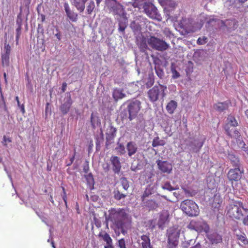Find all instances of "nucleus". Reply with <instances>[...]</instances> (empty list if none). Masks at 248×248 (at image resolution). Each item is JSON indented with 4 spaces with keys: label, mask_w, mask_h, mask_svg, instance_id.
Returning <instances> with one entry per match:
<instances>
[{
    "label": "nucleus",
    "mask_w": 248,
    "mask_h": 248,
    "mask_svg": "<svg viewBox=\"0 0 248 248\" xmlns=\"http://www.w3.org/2000/svg\"><path fill=\"white\" fill-rule=\"evenodd\" d=\"M206 226V224L204 222H202L200 221L197 222L193 220L191 221L189 225V228L197 231V230L200 229V228L202 229H203L204 228L205 229Z\"/></svg>",
    "instance_id": "bb28decb"
},
{
    "label": "nucleus",
    "mask_w": 248,
    "mask_h": 248,
    "mask_svg": "<svg viewBox=\"0 0 248 248\" xmlns=\"http://www.w3.org/2000/svg\"><path fill=\"white\" fill-rule=\"evenodd\" d=\"M227 121V123L225 125L224 128V129H226L228 131L229 130V126L238 125V123L237 121L236 120L234 117L232 115H230L228 116Z\"/></svg>",
    "instance_id": "c85d7f7f"
},
{
    "label": "nucleus",
    "mask_w": 248,
    "mask_h": 248,
    "mask_svg": "<svg viewBox=\"0 0 248 248\" xmlns=\"http://www.w3.org/2000/svg\"><path fill=\"white\" fill-rule=\"evenodd\" d=\"M11 141V140L9 138H7L5 136H4L3 137V139L2 143L4 145L6 146L7 145V142H10Z\"/></svg>",
    "instance_id": "680f3d73"
},
{
    "label": "nucleus",
    "mask_w": 248,
    "mask_h": 248,
    "mask_svg": "<svg viewBox=\"0 0 248 248\" xmlns=\"http://www.w3.org/2000/svg\"><path fill=\"white\" fill-rule=\"evenodd\" d=\"M1 61L3 66H8L9 64V55L7 54H1Z\"/></svg>",
    "instance_id": "79ce46f5"
},
{
    "label": "nucleus",
    "mask_w": 248,
    "mask_h": 248,
    "mask_svg": "<svg viewBox=\"0 0 248 248\" xmlns=\"http://www.w3.org/2000/svg\"><path fill=\"white\" fill-rule=\"evenodd\" d=\"M85 177L86 178L87 183L89 185L93 186L94 185V179L93 178V175L91 173L85 175Z\"/></svg>",
    "instance_id": "37998d69"
},
{
    "label": "nucleus",
    "mask_w": 248,
    "mask_h": 248,
    "mask_svg": "<svg viewBox=\"0 0 248 248\" xmlns=\"http://www.w3.org/2000/svg\"><path fill=\"white\" fill-rule=\"evenodd\" d=\"M110 162L112 165V170L115 174H118L122 168L120 158L117 156H112L110 158Z\"/></svg>",
    "instance_id": "f3484780"
},
{
    "label": "nucleus",
    "mask_w": 248,
    "mask_h": 248,
    "mask_svg": "<svg viewBox=\"0 0 248 248\" xmlns=\"http://www.w3.org/2000/svg\"><path fill=\"white\" fill-rule=\"evenodd\" d=\"M166 144L164 140H161L158 137H155L152 141V146L155 147L158 146H164Z\"/></svg>",
    "instance_id": "c9c22d12"
},
{
    "label": "nucleus",
    "mask_w": 248,
    "mask_h": 248,
    "mask_svg": "<svg viewBox=\"0 0 248 248\" xmlns=\"http://www.w3.org/2000/svg\"><path fill=\"white\" fill-rule=\"evenodd\" d=\"M107 6L109 13L115 16V19L118 22L119 32L124 34L128 25V18L123 6L116 0H108Z\"/></svg>",
    "instance_id": "f257e3e1"
},
{
    "label": "nucleus",
    "mask_w": 248,
    "mask_h": 248,
    "mask_svg": "<svg viewBox=\"0 0 248 248\" xmlns=\"http://www.w3.org/2000/svg\"><path fill=\"white\" fill-rule=\"evenodd\" d=\"M186 142L187 149L191 152H199L203 145V142L198 139H190Z\"/></svg>",
    "instance_id": "f8f14e48"
},
{
    "label": "nucleus",
    "mask_w": 248,
    "mask_h": 248,
    "mask_svg": "<svg viewBox=\"0 0 248 248\" xmlns=\"http://www.w3.org/2000/svg\"><path fill=\"white\" fill-rule=\"evenodd\" d=\"M126 96L123 89L115 88L112 92V97L115 102L122 99Z\"/></svg>",
    "instance_id": "4be33fe9"
},
{
    "label": "nucleus",
    "mask_w": 248,
    "mask_h": 248,
    "mask_svg": "<svg viewBox=\"0 0 248 248\" xmlns=\"http://www.w3.org/2000/svg\"><path fill=\"white\" fill-rule=\"evenodd\" d=\"M128 214L124 209H112L109 213L108 219L115 225V231L118 235L121 232L124 235L126 233L124 228L125 220L128 217Z\"/></svg>",
    "instance_id": "f03ea898"
},
{
    "label": "nucleus",
    "mask_w": 248,
    "mask_h": 248,
    "mask_svg": "<svg viewBox=\"0 0 248 248\" xmlns=\"http://www.w3.org/2000/svg\"><path fill=\"white\" fill-rule=\"evenodd\" d=\"M163 33L166 37L169 38H170L171 36L173 35L170 29L168 28H165L163 30Z\"/></svg>",
    "instance_id": "864d4df0"
},
{
    "label": "nucleus",
    "mask_w": 248,
    "mask_h": 248,
    "mask_svg": "<svg viewBox=\"0 0 248 248\" xmlns=\"http://www.w3.org/2000/svg\"><path fill=\"white\" fill-rule=\"evenodd\" d=\"M21 27H18L16 29V41L17 42L21 32Z\"/></svg>",
    "instance_id": "bf43d9fd"
},
{
    "label": "nucleus",
    "mask_w": 248,
    "mask_h": 248,
    "mask_svg": "<svg viewBox=\"0 0 248 248\" xmlns=\"http://www.w3.org/2000/svg\"><path fill=\"white\" fill-rule=\"evenodd\" d=\"M95 8V3L93 0H90L88 3L87 7V13L88 14H91L93 9Z\"/></svg>",
    "instance_id": "a18cd8bd"
},
{
    "label": "nucleus",
    "mask_w": 248,
    "mask_h": 248,
    "mask_svg": "<svg viewBox=\"0 0 248 248\" xmlns=\"http://www.w3.org/2000/svg\"><path fill=\"white\" fill-rule=\"evenodd\" d=\"M126 149L128 156L131 157L137 152L138 147L134 142L130 141L127 143Z\"/></svg>",
    "instance_id": "a878e982"
},
{
    "label": "nucleus",
    "mask_w": 248,
    "mask_h": 248,
    "mask_svg": "<svg viewBox=\"0 0 248 248\" xmlns=\"http://www.w3.org/2000/svg\"><path fill=\"white\" fill-rule=\"evenodd\" d=\"M112 193L114 199L118 201L124 199L127 196V194L121 192L118 188L114 189Z\"/></svg>",
    "instance_id": "7c9ffc66"
},
{
    "label": "nucleus",
    "mask_w": 248,
    "mask_h": 248,
    "mask_svg": "<svg viewBox=\"0 0 248 248\" xmlns=\"http://www.w3.org/2000/svg\"><path fill=\"white\" fill-rule=\"evenodd\" d=\"M226 157L230 161L232 165L234 167H240L241 163L239 158L236 155L233 151H227L225 153Z\"/></svg>",
    "instance_id": "dca6fc26"
},
{
    "label": "nucleus",
    "mask_w": 248,
    "mask_h": 248,
    "mask_svg": "<svg viewBox=\"0 0 248 248\" xmlns=\"http://www.w3.org/2000/svg\"><path fill=\"white\" fill-rule=\"evenodd\" d=\"M116 128L110 124L107 129L106 140L108 141L113 140L116 136Z\"/></svg>",
    "instance_id": "5701e85b"
},
{
    "label": "nucleus",
    "mask_w": 248,
    "mask_h": 248,
    "mask_svg": "<svg viewBox=\"0 0 248 248\" xmlns=\"http://www.w3.org/2000/svg\"><path fill=\"white\" fill-rule=\"evenodd\" d=\"M208 238L212 244H218L221 243L222 240V236L217 233L209 235Z\"/></svg>",
    "instance_id": "2f4dec72"
},
{
    "label": "nucleus",
    "mask_w": 248,
    "mask_h": 248,
    "mask_svg": "<svg viewBox=\"0 0 248 248\" xmlns=\"http://www.w3.org/2000/svg\"><path fill=\"white\" fill-rule=\"evenodd\" d=\"M190 248H202V245L199 242H198L196 243L194 246Z\"/></svg>",
    "instance_id": "338daca9"
},
{
    "label": "nucleus",
    "mask_w": 248,
    "mask_h": 248,
    "mask_svg": "<svg viewBox=\"0 0 248 248\" xmlns=\"http://www.w3.org/2000/svg\"><path fill=\"white\" fill-rule=\"evenodd\" d=\"M141 239L142 241L141 246L142 248H151L150 240L149 237L146 235L141 236Z\"/></svg>",
    "instance_id": "f704fd0d"
},
{
    "label": "nucleus",
    "mask_w": 248,
    "mask_h": 248,
    "mask_svg": "<svg viewBox=\"0 0 248 248\" xmlns=\"http://www.w3.org/2000/svg\"><path fill=\"white\" fill-rule=\"evenodd\" d=\"M228 178L230 181H237L240 179L242 176V171L240 167H235L231 169L227 174Z\"/></svg>",
    "instance_id": "2eb2a0df"
},
{
    "label": "nucleus",
    "mask_w": 248,
    "mask_h": 248,
    "mask_svg": "<svg viewBox=\"0 0 248 248\" xmlns=\"http://www.w3.org/2000/svg\"><path fill=\"white\" fill-rule=\"evenodd\" d=\"M193 241L192 239L188 240L183 242L182 246L183 248H187L190 245V243Z\"/></svg>",
    "instance_id": "4d7b16f0"
},
{
    "label": "nucleus",
    "mask_w": 248,
    "mask_h": 248,
    "mask_svg": "<svg viewBox=\"0 0 248 248\" xmlns=\"http://www.w3.org/2000/svg\"><path fill=\"white\" fill-rule=\"evenodd\" d=\"M243 223L245 225H248V214L247 215V217L244 218Z\"/></svg>",
    "instance_id": "774afa93"
},
{
    "label": "nucleus",
    "mask_w": 248,
    "mask_h": 248,
    "mask_svg": "<svg viewBox=\"0 0 248 248\" xmlns=\"http://www.w3.org/2000/svg\"><path fill=\"white\" fill-rule=\"evenodd\" d=\"M99 236L102 237L103 239L106 242V245H109L112 243V240L108 233L105 232L103 234L100 233L99 234Z\"/></svg>",
    "instance_id": "4c0bfd02"
},
{
    "label": "nucleus",
    "mask_w": 248,
    "mask_h": 248,
    "mask_svg": "<svg viewBox=\"0 0 248 248\" xmlns=\"http://www.w3.org/2000/svg\"><path fill=\"white\" fill-rule=\"evenodd\" d=\"M65 95V97L59 108L63 115H66L68 113L73 103L70 93L69 92L66 93Z\"/></svg>",
    "instance_id": "9b49d317"
},
{
    "label": "nucleus",
    "mask_w": 248,
    "mask_h": 248,
    "mask_svg": "<svg viewBox=\"0 0 248 248\" xmlns=\"http://www.w3.org/2000/svg\"><path fill=\"white\" fill-rule=\"evenodd\" d=\"M155 69L156 74L161 79L165 77V73L163 67L159 64L155 63Z\"/></svg>",
    "instance_id": "72a5a7b5"
},
{
    "label": "nucleus",
    "mask_w": 248,
    "mask_h": 248,
    "mask_svg": "<svg viewBox=\"0 0 248 248\" xmlns=\"http://www.w3.org/2000/svg\"><path fill=\"white\" fill-rule=\"evenodd\" d=\"M120 182L122 186L125 190H127L129 187V181L125 177H123L120 178Z\"/></svg>",
    "instance_id": "ea45409f"
},
{
    "label": "nucleus",
    "mask_w": 248,
    "mask_h": 248,
    "mask_svg": "<svg viewBox=\"0 0 248 248\" xmlns=\"http://www.w3.org/2000/svg\"><path fill=\"white\" fill-rule=\"evenodd\" d=\"M161 188L164 190H167L169 191L174 190V187L171 185L169 181L165 182L164 184H162Z\"/></svg>",
    "instance_id": "a19ab883"
},
{
    "label": "nucleus",
    "mask_w": 248,
    "mask_h": 248,
    "mask_svg": "<svg viewBox=\"0 0 248 248\" xmlns=\"http://www.w3.org/2000/svg\"><path fill=\"white\" fill-rule=\"evenodd\" d=\"M91 123L93 129H95L96 126L100 124L98 117L94 115L93 113H92L91 116Z\"/></svg>",
    "instance_id": "e433bc0d"
},
{
    "label": "nucleus",
    "mask_w": 248,
    "mask_h": 248,
    "mask_svg": "<svg viewBox=\"0 0 248 248\" xmlns=\"http://www.w3.org/2000/svg\"><path fill=\"white\" fill-rule=\"evenodd\" d=\"M157 196L156 197V201L155 199L150 200L146 201L145 202L146 205L150 209L153 210L157 208H158L159 206V202L158 201L159 200H160V197L163 198L167 201H169L167 197L165 195H162L160 196L159 194H157Z\"/></svg>",
    "instance_id": "a211bd4d"
},
{
    "label": "nucleus",
    "mask_w": 248,
    "mask_h": 248,
    "mask_svg": "<svg viewBox=\"0 0 248 248\" xmlns=\"http://www.w3.org/2000/svg\"><path fill=\"white\" fill-rule=\"evenodd\" d=\"M177 4L175 2L172 0H170L169 1L167 2V4H166V5H165L164 6L165 7V9L166 10L167 9L170 8L171 10H172L175 8Z\"/></svg>",
    "instance_id": "49530a36"
},
{
    "label": "nucleus",
    "mask_w": 248,
    "mask_h": 248,
    "mask_svg": "<svg viewBox=\"0 0 248 248\" xmlns=\"http://www.w3.org/2000/svg\"><path fill=\"white\" fill-rule=\"evenodd\" d=\"M117 246L119 248H126L125 240L124 238L119 240L117 243Z\"/></svg>",
    "instance_id": "8fccbe9b"
},
{
    "label": "nucleus",
    "mask_w": 248,
    "mask_h": 248,
    "mask_svg": "<svg viewBox=\"0 0 248 248\" xmlns=\"http://www.w3.org/2000/svg\"><path fill=\"white\" fill-rule=\"evenodd\" d=\"M120 112V117L123 121L129 120L132 121L137 116L138 113L141 108V102L138 100L124 103L121 107H124Z\"/></svg>",
    "instance_id": "7ed1b4c3"
},
{
    "label": "nucleus",
    "mask_w": 248,
    "mask_h": 248,
    "mask_svg": "<svg viewBox=\"0 0 248 248\" xmlns=\"http://www.w3.org/2000/svg\"><path fill=\"white\" fill-rule=\"evenodd\" d=\"M171 70L172 74V78H173L176 79L180 77V74L177 71V70L174 68L172 67Z\"/></svg>",
    "instance_id": "603ef678"
},
{
    "label": "nucleus",
    "mask_w": 248,
    "mask_h": 248,
    "mask_svg": "<svg viewBox=\"0 0 248 248\" xmlns=\"http://www.w3.org/2000/svg\"><path fill=\"white\" fill-rule=\"evenodd\" d=\"M148 44L152 49L162 52L167 50L170 47L169 44L165 41L154 36H151L148 38Z\"/></svg>",
    "instance_id": "0eeeda50"
},
{
    "label": "nucleus",
    "mask_w": 248,
    "mask_h": 248,
    "mask_svg": "<svg viewBox=\"0 0 248 248\" xmlns=\"http://www.w3.org/2000/svg\"><path fill=\"white\" fill-rule=\"evenodd\" d=\"M158 169L163 173L170 174L172 170V166L171 163L166 161L157 160L156 161Z\"/></svg>",
    "instance_id": "4468645a"
},
{
    "label": "nucleus",
    "mask_w": 248,
    "mask_h": 248,
    "mask_svg": "<svg viewBox=\"0 0 248 248\" xmlns=\"http://www.w3.org/2000/svg\"><path fill=\"white\" fill-rule=\"evenodd\" d=\"M154 83V78H153V76L151 75H149L145 83V86L146 88H150L151 86L153 85Z\"/></svg>",
    "instance_id": "c03bdc74"
},
{
    "label": "nucleus",
    "mask_w": 248,
    "mask_h": 248,
    "mask_svg": "<svg viewBox=\"0 0 248 248\" xmlns=\"http://www.w3.org/2000/svg\"><path fill=\"white\" fill-rule=\"evenodd\" d=\"M11 52V46L8 44H7L6 41L4 43V46L3 48V50L1 52L2 54H7L10 55Z\"/></svg>",
    "instance_id": "09e8293b"
},
{
    "label": "nucleus",
    "mask_w": 248,
    "mask_h": 248,
    "mask_svg": "<svg viewBox=\"0 0 248 248\" xmlns=\"http://www.w3.org/2000/svg\"><path fill=\"white\" fill-rule=\"evenodd\" d=\"M115 150L119 153L120 155H124L126 151L125 147L122 143L118 142L117 143V147L115 148Z\"/></svg>",
    "instance_id": "58836bf2"
},
{
    "label": "nucleus",
    "mask_w": 248,
    "mask_h": 248,
    "mask_svg": "<svg viewBox=\"0 0 248 248\" xmlns=\"http://www.w3.org/2000/svg\"><path fill=\"white\" fill-rule=\"evenodd\" d=\"M222 24L230 31L235 30L238 26L237 21L234 18H230L222 21Z\"/></svg>",
    "instance_id": "aec40b11"
},
{
    "label": "nucleus",
    "mask_w": 248,
    "mask_h": 248,
    "mask_svg": "<svg viewBox=\"0 0 248 248\" xmlns=\"http://www.w3.org/2000/svg\"><path fill=\"white\" fill-rule=\"evenodd\" d=\"M169 216L167 211H163L161 213L157 224L159 228H163L164 225L168 221Z\"/></svg>",
    "instance_id": "393cba45"
},
{
    "label": "nucleus",
    "mask_w": 248,
    "mask_h": 248,
    "mask_svg": "<svg viewBox=\"0 0 248 248\" xmlns=\"http://www.w3.org/2000/svg\"><path fill=\"white\" fill-rule=\"evenodd\" d=\"M143 8L146 14L153 19L161 20V16L159 14L156 7L150 2H144Z\"/></svg>",
    "instance_id": "1a4fd4ad"
},
{
    "label": "nucleus",
    "mask_w": 248,
    "mask_h": 248,
    "mask_svg": "<svg viewBox=\"0 0 248 248\" xmlns=\"http://www.w3.org/2000/svg\"><path fill=\"white\" fill-rule=\"evenodd\" d=\"M0 108H3L4 111H7V108L5 102L3 101V103L0 104Z\"/></svg>",
    "instance_id": "69168bd1"
},
{
    "label": "nucleus",
    "mask_w": 248,
    "mask_h": 248,
    "mask_svg": "<svg viewBox=\"0 0 248 248\" xmlns=\"http://www.w3.org/2000/svg\"><path fill=\"white\" fill-rule=\"evenodd\" d=\"M237 144L238 146L239 147L240 149H241L242 150L246 151L247 149V148L248 146H246L245 143L244 142L243 140H240V139H238L236 140Z\"/></svg>",
    "instance_id": "de8ad7c7"
},
{
    "label": "nucleus",
    "mask_w": 248,
    "mask_h": 248,
    "mask_svg": "<svg viewBox=\"0 0 248 248\" xmlns=\"http://www.w3.org/2000/svg\"><path fill=\"white\" fill-rule=\"evenodd\" d=\"M63 6L67 17L72 22L77 21L78 19V14L70 10L67 3H64Z\"/></svg>",
    "instance_id": "412c9836"
},
{
    "label": "nucleus",
    "mask_w": 248,
    "mask_h": 248,
    "mask_svg": "<svg viewBox=\"0 0 248 248\" xmlns=\"http://www.w3.org/2000/svg\"><path fill=\"white\" fill-rule=\"evenodd\" d=\"M86 1V0H73V4L81 13L84 10Z\"/></svg>",
    "instance_id": "c756f323"
},
{
    "label": "nucleus",
    "mask_w": 248,
    "mask_h": 248,
    "mask_svg": "<svg viewBox=\"0 0 248 248\" xmlns=\"http://www.w3.org/2000/svg\"><path fill=\"white\" fill-rule=\"evenodd\" d=\"M62 190H63V194L62 195V199L64 202L65 206L67 207V201H66L67 197H66V192L65 191V189L63 187H62Z\"/></svg>",
    "instance_id": "e2e57ef3"
},
{
    "label": "nucleus",
    "mask_w": 248,
    "mask_h": 248,
    "mask_svg": "<svg viewBox=\"0 0 248 248\" xmlns=\"http://www.w3.org/2000/svg\"><path fill=\"white\" fill-rule=\"evenodd\" d=\"M177 107V103L174 100H171L168 103L166 109L169 113L171 114L173 113Z\"/></svg>",
    "instance_id": "473e14b6"
},
{
    "label": "nucleus",
    "mask_w": 248,
    "mask_h": 248,
    "mask_svg": "<svg viewBox=\"0 0 248 248\" xmlns=\"http://www.w3.org/2000/svg\"><path fill=\"white\" fill-rule=\"evenodd\" d=\"M208 39L205 37L202 38H199L197 40V43L199 45H203L207 43Z\"/></svg>",
    "instance_id": "5fc2aeb1"
},
{
    "label": "nucleus",
    "mask_w": 248,
    "mask_h": 248,
    "mask_svg": "<svg viewBox=\"0 0 248 248\" xmlns=\"http://www.w3.org/2000/svg\"><path fill=\"white\" fill-rule=\"evenodd\" d=\"M178 27L182 30L183 34H188L193 29V20L191 18L183 17L178 23Z\"/></svg>",
    "instance_id": "9d476101"
},
{
    "label": "nucleus",
    "mask_w": 248,
    "mask_h": 248,
    "mask_svg": "<svg viewBox=\"0 0 248 248\" xmlns=\"http://www.w3.org/2000/svg\"><path fill=\"white\" fill-rule=\"evenodd\" d=\"M245 212L247 214L248 210L245 209L240 202L234 201L229 204L227 207V214L231 218L240 219L245 215Z\"/></svg>",
    "instance_id": "20e7f679"
},
{
    "label": "nucleus",
    "mask_w": 248,
    "mask_h": 248,
    "mask_svg": "<svg viewBox=\"0 0 248 248\" xmlns=\"http://www.w3.org/2000/svg\"><path fill=\"white\" fill-rule=\"evenodd\" d=\"M142 21L139 18H136L133 20L130 25L131 29L132 30L135 34H142L141 33V26Z\"/></svg>",
    "instance_id": "6ab92c4d"
},
{
    "label": "nucleus",
    "mask_w": 248,
    "mask_h": 248,
    "mask_svg": "<svg viewBox=\"0 0 248 248\" xmlns=\"http://www.w3.org/2000/svg\"><path fill=\"white\" fill-rule=\"evenodd\" d=\"M170 0H158L159 3L162 6H164L166 4H167V2Z\"/></svg>",
    "instance_id": "0e129e2a"
},
{
    "label": "nucleus",
    "mask_w": 248,
    "mask_h": 248,
    "mask_svg": "<svg viewBox=\"0 0 248 248\" xmlns=\"http://www.w3.org/2000/svg\"><path fill=\"white\" fill-rule=\"evenodd\" d=\"M83 170L86 173H88L89 170V162L87 161H86L83 165Z\"/></svg>",
    "instance_id": "052dcab7"
},
{
    "label": "nucleus",
    "mask_w": 248,
    "mask_h": 248,
    "mask_svg": "<svg viewBox=\"0 0 248 248\" xmlns=\"http://www.w3.org/2000/svg\"><path fill=\"white\" fill-rule=\"evenodd\" d=\"M230 137L231 138H235L236 140H237L239 139L240 137V134L238 130L235 129L233 130V132L232 133L231 135L230 136Z\"/></svg>",
    "instance_id": "3c124183"
},
{
    "label": "nucleus",
    "mask_w": 248,
    "mask_h": 248,
    "mask_svg": "<svg viewBox=\"0 0 248 248\" xmlns=\"http://www.w3.org/2000/svg\"><path fill=\"white\" fill-rule=\"evenodd\" d=\"M235 126H229V130L228 131L226 129H224L226 134L230 137V136L231 135L232 133L233 132V130L235 129Z\"/></svg>",
    "instance_id": "13d9d810"
},
{
    "label": "nucleus",
    "mask_w": 248,
    "mask_h": 248,
    "mask_svg": "<svg viewBox=\"0 0 248 248\" xmlns=\"http://www.w3.org/2000/svg\"><path fill=\"white\" fill-rule=\"evenodd\" d=\"M230 103L228 101L218 102L214 105V108L219 112H222L228 109Z\"/></svg>",
    "instance_id": "cd10ccee"
},
{
    "label": "nucleus",
    "mask_w": 248,
    "mask_h": 248,
    "mask_svg": "<svg viewBox=\"0 0 248 248\" xmlns=\"http://www.w3.org/2000/svg\"><path fill=\"white\" fill-rule=\"evenodd\" d=\"M168 248H177L180 231L178 229L170 228L168 231Z\"/></svg>",
    "instance_id": "6e6552de"
},
{
    "label": "nucleus",
    "mask_w": 248,
    "mask_h": 248,
    "mask_svg": "<svg viewBox=\"0 0 248 248\" xmlns=\"http://www.w3.org/2000/svg\"><path fill=\"white\" fill-rule=\"evenodd\" d=\"M156 190L157 186L155 185H150L148 187H147V188L145 189V191L143 192L142 196L141 197L142 201H144V199L145 198L148 197L151 195L155 194L156 192Z\"/></svg>",
    "instance_id": "b1692460"
},
{
    "label": "nucleus",
    "mask_w": 248,
    "mask_h": 248,
    "mask_svg": "<svg viewBox=\"0 0 248 248\" xmlns=\"http://www.w3.org/2000/svg\"><path fill=\"white\" fill-rule=\"evenodd\" d=\"M182 210L189 216H197L199 214V209L197 204L193 201L186 200L180 204Z\"/></svg>",
    "instance_id": "423d86ee"
},
{
    "label": "nucleus",
    "mask_w": 248,
    "mask_h": 248,
    "mask_svg": "<svg viewBox=\"0 0 248 248\" xmlns=\"http://www.w3.org/2000/svg\"><path fill=\"white\" fill-rule=\"evenodd\" d=\"M140 166V163H138L135 165L134 163H132L130 167V170L133 171H136L137 170L140 169L139 166Z\"/></svg>",
    "instance_id": "6e6d98bb"
},
{
    "label": "nucleus",
    "mask_w": 248,
    "mask_h": 248,
    "mask_svg": "<svg viewBox=\"0 0 248 248\" xmlns=\"http://www.w3.org/2000/svg\"><path fill=\"white\" fill-rule=\"evenodd\" d=\"M136 43L140 52L147 55V50L149 49L148 46V38H146L142 34L136 36Z\"/></svg>",
    "instance_id": "ddd939ff"
},
{
    "label": "nucleus",
    "mask_w": 248,
    "mask_h": 248,
    "mask_svg": "<svg viewBox=\"0 0 248 248\" xmlns=\"http://www.w3.org/2000/svg\"><path fill=\"white\" fill-rule=\"evenodd\" d=\"M158 83V86H155L147 93L149 100L152 102L162 99L166 95L165 92L167 90V87L160 84L159 82Z\"/></svg>",
    "instance_id": "39448f33"
}]
</instances>
